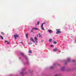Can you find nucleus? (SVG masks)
<instances>
[{"label": "nucleus", "mask_w": 76, "mask_h": 76, "mask_svg": "<svg viewBox=\"0 0 76 76\" xmlns=\"http://www.w3.org/2000/svg\"><path fill=\"white\" fill-rule=\"evenodd\" d=\"M49 42H51L52 41V39H50L49 40Z\"/></svg>", "instance_id": "4468645a"}, {"label": "nucleus", "mask_w": 76, "mask_h": 76, "mask_svg": "<svg viewBox=\"0 0 76 76\" xmlns=\"http://www.w3.org/2000/svg\"><path fill=\"white\" fill-rule=\"evenodd\" d=\"M0 37H1V38L2 39H3V37H2L1 36H0Z\"/></svg>", "instance_id": "6ab92c4d"}, {"label": "nucleus", "mask_w": 76, "mask_h": 76, "mask_svg": "<svg viewBox=\"0 0 76 76\" xmlns=\"http://www.w3.org/2000/svg\"><path fill=\"white\" fill-rule=\"evenodd\" d=\"M56 31H57L56 32V34H59L60 33H61V31H60V29H56Z\"/></svg>", "instance_id": "f257e3e1"}, {"label": "nucleus", "mask_w": 76, "mask_h": 76, "mask_svg": "<svg viewBox=\"0 0 76 76\" xmlns=\"http://www.w3.org/2000/svg\"><path fill=\"white\" fill-rule=\"evenodd\" d=\"M37 25H39V21H38L37 23Z\"/></svg>", "instance_id": "f3484780"}, {"label": "nucleus", "mask_w": 76, "mask_h": 76, "mask_svg": "<svg viewBox=\"0 0 76 76\" xmlns=\"http://www.w3.org/2000/svg\"><path fill=\"white\" fill-rule=\"evenodd\" d=\"M48 31L49 32V33H50V34H51L53 33V31H52L51 30H50V29H49L48 30Z\"/></svg>", "instance_id": "7ed1b4c3"}, {"label": "nucleus", "mask_w": 76, "mask_h": 76, "mask_svg": "<svg viewBox=\"0 0 76 76\" xmlns=\"http://www.w3.org/2000/svg\"><path fill=\"white\" fill-rule=\"evenodd\" d=\"M41 29L42 30H45L43 27H41Z\"/></svg>", "instance_id": "ddd939ff"}, {"label": "nucleus", "mask_w": 76, "mask_h": 76, "mask_svg": "<svg viewBox=\"0 0 76 76\" xmlns=\"http://www.w3.org/2000/svg\"><path fill=\"white\" fill-rule=\"evenodd\" d=\"M20 74H21V75H22L23 74V73L22 72H20Z\"/></svg>", "instance_id": "b1692460"}, {"label": "nucleus", "mask_w": 76, "mask_h": 76, "mask_svg": "<svg viewBox=\"0 0 76 76\" xmlns=\"http://www.w3.org/2000/svg\"><path fill=\"white\" fill-rule=\"evenodd\" d=\"M61 70H64V67H62L61 68Z\"/></svg>", "instance_id": "9d476101"}, {"label": "nucleus", "mask_w": 76, "mask_h": 76, "mask_svg": "<svg viewBox=\"0 0 76 76\" xmlns=\"http://www.w3.org/2000/svg\"><path fill=\"white\" fill-rule=\"evenodd\" d=\"M14 38L15 39H16V38L19 37V34H17L16 35L14 34Z\"/></svg>", "instance_id": "f03ea898"}, {"label": "nucleus", "mask_w": 76, "mask_h": 76, "mask_svg": "<svg viewBox=\"0 0 76 76\" xmlns=\"http://www.w3.org/2000/svg\"><path fill=\"white\" fill-rule=\"evenodd\" d=\"M21 44H23V42H21Z\"/></svg>", "instance_id": "c756f323"}, {"label": "nucleus", "mask_w": 76, "mask_h": 76, "mask_svg": "<svg viewBox=\"0 0 76 76\" xmlns=\"http://www.w3.org/2000/svg\"><path fill=\"white\" fill-rule=\"evenodd\" d=\"M28 53L30 54H31V53H32V51L31 50H30L28 51Z\"/></svg>", "instance_id": "2eb2a0df"}, {"label": "nucleus", "mask_w": 76, "mask_h": 76, "mask_svg": "<svg viewBox=\"0 0 76 76\" xmlns=\"http://www.w3.org/2000/svg\"><path fill=\"white\" fill-rule=\"evenodd\" d=\"M43 24H42V25H41V27H43Z\"/></svg>", "instance_id": "393cba45"}, {"label": "nucleus", "mask_w": 76, "mask_h": 76, "mask_svg": "<svg viewBox=\"0 0 76 76\" xmlns=\"http://www.w3.org/2000/svg\"><path fill=\"white\" fill-rule=\"evenodd\" d=\"M67 60L68 62H69L70 61V58H68Z\"/></svg>", "instance_id": "9b49d317"}, {"label": "nucleus", "mask_w": 76, "mask_h": 76, "mask_svg": "<svg viewBox=\"0 0 76 76\" xmlns=\"http://www.w3.org/2000/svg\"><path fill=\"white\" fill-rule=\"evenodd\" d=\"M31 44H32V42H30L29 43V45H31Z\"/></svg>", "instance_id": "5701e85b"}, {"label": "nucleus", "mask_w": 76, "mask_h": 76, "mask_svg": "<svg viewBox=\"0 0 76 76\" xmlns=\"http://www.w3.org/2000/svg\"><path fill=\"white\" fill-rule=\"evenodd\" d=\"M29 56H31V54H29Z\"/></svg>", "instance_id": "72a5a7b5"}, {"label": "nucleus", "mask_w": 76, "mask_h": 76, "mask_svg": "<svg viewBox=\"0 0 76 76\" xmlns=\"http://www.w3.org/2000/svg\"><path fill=\"white\" fill-rule=\"evenodd\" d=\"M27 64H29V62L28 61L27 62Z\"/></svg>", "instance_id": "a878e982"}, {"label": "nucleus", "mask_w": 76, "mask_h": 76, "mask_svg": "<svg viewBox=\"0 0 76 76\" xmlns=\"http://www.w3.org/2000/svg\"><path fill=\"white\" fill-rule=\"evenodd\" d=\"M53 65H55V64H54Z\"/></svg>", "instance_id": "2f4dec72"}, {"label": "nucleus", "mask_w": 76, "mask_h": 76, "mask_svg": "<svg viewBox=\"0 0 76 76\" xmlns=\"http://www.w3.org/2000/svg\"><path fill=\"white\" fill-rule=\"evenodd\" d=\"M57 50V49L55 48V49L53 50V51H56Z\"/></svg>", "instance_id": "f8f14e48"}, {"label": "nucleus", "mask_w": 76, "mask_h": 76, "mask_svg": "<svg viewBox=\"0 0 76 76\" xmlns=\"http://www.w3.org/2000/svg\"><path fill=\"white\" fill-rule=\"evenodd\" d=\"M72 61L74 62V61H75V60H73Z\"/></svg>", "instance_id": "cd10ccee"}, {"label": "nucleus", "mask_w": 76, "mask_h": 76, "mask_svg": "<svg viewBox=\"0 0 76 76\" xmlns=\"http://www.w3.org/2000/svg\"><path fill=\"white\" fill-rule=\"evenodd\" d=\"M30 41H33V42H34V43L35 42V41H34L33 38H32V37H31L30 38Z\"/></svg>", "instance_id": "20e7f679"}, {"label": "nucleus", "mask_w": 76, "mask_h": 76, "mask_svg": "<svg viewBox=\"0 0 76 76\" xmlns=\"http://www.w3.org/2000/svg\"><path fill=\"white\" fill-rule=\"evenodd\" d=\"M37 37H38V34L37 35Z\"/></svg>", "instance_id": "c85d7f7f"}, {"label": "nucleus", "mask_w": 76, "mask_h": 76, "mask_svg": "<svg viewBox=\"0 0 76 76\" xmlns=\"http://www.w3.org/2000/svg\"><path fill=\"white\" fill-rule=\"evenodd\" d=\"M33 30H38V28H33Z\"/></svg>", "instance_id": "423d86ee"}, {"label": "nucleus", "mask_w": 76, "mask_h": 76, "mask_svg": "<svg viewBox=\"0 0 76 76\" xmlns=\"http://www.w3.org/2000/svg\"><path fill=\"white\" fill-rule=\"evenodd\" d=\"M42 36H41V34L40 33L39 34V38H41V37H42Z\"/></svg>", "instance_id": "0eeeda50"}, {"label": "nucleus", "mask_w": 76, "mask_h": 76, "mask_svg": "<svg viewBox=\"0 0 76 76\" xmlns=\"http://www.w3.org/2000/svg\"><path fill=\"white\" fill-rule=\"evenodd\" d=\"M7 44H9V42H8V41H6V40H5V42H7Z\"/></svg>", "instance_id": "6e6552de"}, {"label": "nucleus", "mask_w": 76, "mask_h": 76, "mask_svg": "<svg viewBox=\"0 0 76 76\" xmlns=\"http://www.w3.org/2000/svg\"><path fill=\"white\" fill-rule=\"evenodd\" d=\"M1 34H2V35H4V33L2 32H1Z\"/></svg>", "instance_id": "aec40b11"}, {"label": "nucleus", "mask_w": 76, "mask_h": 76, "mask_svg": "<svg viewBox=\"0 0 76 76\" xmlns=\"http://www.w3.org/2000/svg\"><path fill=\"white\" fill-rule=\"evenodd\" d=\"M28 33H27L26 35V37L27 38H28Z\"/></svg>", "instance_id": "1a4fd4ad"}, {"label": "nucleus", "mask_w": 76, "mask_h": 76, "mask_svg": "<svg viewBox=\"0 0 76 76\" xmlns=\"http://www.w3.org/2000/svg\"><path fill=\"white\" fill-rule=\"evenodd\" d=\"M50 47H54V46L53 45H51Z\"/></svg>", "instance_id": "bb28decb"}, {"label": "nucleus", "mask_w": 76, "mask_h": 76, "mask_svg": "<svg viewBox=\"0 0 76 76\" xmlns=\"http://www.w3.org/2000/svg\"><path fill=\"white\" fill-rule=\"evenodd\" d=\"M34 32V30H33H33H31V31L30 32V33H31V32Z\"/></svg>", "instance_id": "412c9836"}, {"label": "nucleus", "mask_w": 76, "mask_h": 76, "mask_svg": "<svg viewBox=\"0 0 76 76\" xmlns=\"http://www.w3.org/2000/svg\"><path fill=\"white\" fill-rule=\"evenodd\" d=\"M34 40H35L36 42H37H37H38V41H37L38 39H37V37H34Z\"/></svg>", "instance_id": "39448f33"}, {"label": "nucleus", "mask_w": 76, "mask_h": 76, "mask_svg": "<svg viewBox=\"0 0 76 76\" xmlns=\"http://www.w3.org/2000/svg\"><path fill=\"white\" fill-rule=\"evenodd\" d=\"M45 23H43V24H45Z\"/></svg>", "instance_id": "7c9ffc66"}, {"label": "nucleus", "mask_w": 76, "mask_h": 76, "mask_svg": "<svg viewBox=\"0 0 76 76\" xmlns=\"http://www.w3.org/2000/svg\"><path fill=\"white\" fill-rule=\"evenodd\" d=\"M21 43V42H20V44Z\"/></svg>", "instance_id": "473e14b6"}, {"label": "nucleus", "mask_w": 76, "mask_h": 76, "mask_svg": "<svg viewBox=\"0 0 76 76\" xmlns=\"http://www.w3.org/2000/svg\"><path fill=\"white\" fill-rule=\"evenodd\" d=\"M21 54L23 56H24V54L23 53H21Z\"/></svg>", "instance_id": "a211bd4d"}, {"label": "nucleus", "mask_w": 76, "mask_h": 76, "mask_svg": "<svg viewBox=\"0 0 76 76\" xmlns=\"http://www.w3.org/2000/svg\"><path fill=\"white\" fill-rule=\"evenodd\" d=\"M53 44H57V42L56 41L53 42Z\"/></svg>", "instance_id": "dca6fc26"}, {"label": "nucleus", "mask_w": 76, "mask_h": 76, "mask_svg": "<svg viewBox=\"0 0 76 76\" xmlns=\"http://www.w3.org/2000/svg\"><path fill=\"white\" fill-rule=\"evenodd\" d=\"M53 68H54V67L53 66H51L50 67V69H53Z\"/></svg>", "instance_id": "4be33fe9"}]
</instances>
